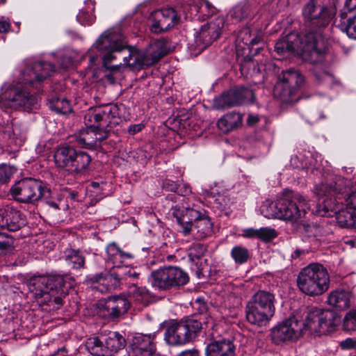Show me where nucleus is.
I'll return each mask as SVG.
<instances>
[{
    "label": "nucleus",
    "instance_id": "obj_56",
    "mask_svg": "<svg viewBox=\"0 0 356 356\" xmlns=\"http://www.w3.org/2000/svg\"><path fill=\"white\" fill-rule=\"evenodd\" d=\"M340 347L343 350H348L356 347V339L347 338L340 342Z\"/></svg>",
    "mask_w": 356,
    "mask_h": 356
},
{
    "label": "nucleus",
    "instance_id": "obj_63",
    "mask_svg": "<svg viewBox=\"0 0 356 356\" xmlns=\"http://www.w3.org/2000/svg\"><path fill=\"white\" fill-rule=\"evenodd\" d=\"M259 121V118L257 116L250 115L248 118V123L249 124H253L257 123Z\"/></svg>",
    "mask_w": 356,
    "mask_h": 356
},
{
    "label": "nucleus",
    "instance_id": "obj_22",
    "mask_svg": "<svg viewBox=\"0 0 356 356\" xmlns=\"http://www.w3.org/2000/svg\"><path fill=\"white\" fill-rule=\"evenodd\" d=\"M225 26L224 17H219L202 25L195 35V44L199 50H203L217 40Z\"/></svg>",
    "mask_w": 356,
    "mask_h": 356
},
{
    "label": "nucleus",
    "instance_id": "obj_53",
    "mask_svg": "<svg viewBox=\"0 0 356 356\" xmlns=\"http://www.w3.org/2000/svg\"><path fill=\"white\" fill-rule=\"evenodd\" d=\"M162 187L166 191L176 193L177 190L178 189V184L175 181L165 179L163 181Z\"/></svg>",
    "mask_w": 356,
    "mask_h": 356
},
{
    "label": "nucleus",
    "instance_id": "obj_8",
    "mask_svg": "<svg viewBox=\"0 0 356 356\" xmlns=\"http://www.w3.org/2000/svg\"><path fill=\"white\" fill-rule=\"evenodd\" d=\"M275 296L264 290L255 293L245 307L247 321L257 326H263L272 318L275 314Z\"/></svg>",
    "mask_w": 356,
    "mask_h": 356
},
{
    "label": "nucleus",
    "instance_id": "obj_55",
    "mask_svg": "<svg viewBox=\"0 0 356 356\" xmlns=\"http://www.w3.org/2000/svg\"><path fill=\"white\" fill-rule=\"evenodd\" d=\"M241 236L248 238H258L259 229L246 228L243 229Z\"/></svg>",
    "mask_w": 356,
    "mask_h": 356
},
{
    "label": "nucleus",
    "instance_id": "obj_29",
    "mask_svg": "<svg viewBox=\"0 0 356 356\" xmlns=\"http://www.w3.org/2000/svg\"><path fill=\"white\" fill-rule=\"evenodd\" d=\"M352 293L345 290L332 291L327 297V303L337 311H343L350 307Z\"/></svg>",
    "mask_w": 356,
    "mask_h": 356
},
{
    "label": "nucleus",
    "instance_id": "obj_49",
    "mask_svg": "<svg viewBox=\"0 0 356 356\" xmlns=\"http://www.w3.org/2000/svg\"><path fill=\"white\" fill-rule=\"evenodd\" d=\"M207 251V248L204 245L197 243L191 248L189 257L192 260L198 259L202 257Z\"/></svg>",
    "mask_w": 356,
    "mask_h": 356
},
{
    "label": "nucleus",
    "instance_id": "obj_5",
    "mask_svg": "<svg viewBox=\"0 0 356 356\" xmlns=\"http://www.w3.org/2000/svg\"><path fill=\"white\" fill-rule=\"evenodd\" d=\"M335 12L334 1L330 0H310L304 7L302 13L306 19L307 30L306 32H313L319 38L324 39L325 51L328 42V30L327 26Z\"/></svg>",
    "mask_w": 356,
    "mask_h": 356
},
{
    "label": "nucleus",
    "instance_id": "obj_18",
    "mask_svg": "<svg viewBox=\"0 0 356 356\" xmlns=\"http://www.w3.org/2000/svg\"><path fill=\"white\" fill-rule=\"evenodd\" d=\"M305 79L300 72L294 69L282 71L278 76V81L275 86V94L284 102L293 101L291 97L303 84Z\"/></svg>",
    "mask_w": 356,
    "mask_h": 356
},
{
    "label": "nucleus",
    "instance_id": "obj_59",
    "mask_svg": "<svg viewBox=\"0 0 356 356\" xmlns=\"http://www.w3.org/2000/svg\"><path fill=\"white\" fill-rule=\"evenodd\" d=\"M10 28V24L4 17H0V33H6L8 32Z\"/></svg>",
    "mask_w": 356,
    "mask_h": 356
},
{
    "label": "nucleus",
    "instance_id": "obj_26",
    "mask_svg": "<svg viewBox=\"0 0 356 356\" xmlns=\"http://www.w3.org/2000/svg\"><path fill=\"white\" fill-rule=\"evenodd\" d=\"M25 223L21 212L14 207L6 206L0 209V229L15 232L25 225Z\"/></svg>",
    "mask_w": 356,
    "mask_h": 356
},
{
    "label": "nucleus",
    "instance_id": "obj_64",
    "mask_svg": "<svg viewBox=\"0 0 356 356\" xmlns=\"http://www.w3.org/2000/svg\"><path fill=\"white\" fill-rule=\"evenodd\" d=\"M70 63L71 60L69 58H64L63 61L60 63V66L62 68L66 69Z\"/></svg>",
    "mask_w": 356,
    "mask_h": 356
},
{
    "label": "nucleus",
    "instance_id": "obj_57",
    "mask_svg": "<svg viewBox=\"0 0 356 356\" xmlns=\"http://www.w3.org/2000/svg\"><path fill=\"white\" fill-rule=\"evenodd\" d=\"M122 273V279L123 278L127 280L128 278H138L139 276V273H137L134 269H129L127 271H123V268L120 271Z\"/></svg>",
    "mask_w": 356,
    "mask_h": 356
},
{
    "label": "nucleus",
    "instance_id": "obj_54",
    "mask_svg": "<svg viewBox=\"0 0 356 356\" xmlns=\"http://www.w3.org/2000/svg\"><path fill=\"white\" fill-rule=\"evenodd\" d=\"M278 3L279 0H271L264 6L262 10L270 13H276L278 10Z\"/></svg>",
    "mask_w": 356,
    "mask_h": 356
},
{
    "label": "nucleus",
    "instance_id": "obj_37",
    "mask_svg": "<svg viewBox=\"0 0 356 356\" xmlns=\"http://www.w3.org/2000/svg\"><path fill=\"white\" fill-rule=\"evenodd\" d=\"M90 162L91 157L88 153L76 150V156L73 158L72 165L70 166L68 171L81 172L87 169Z\"/></svg>",
    "mask_w": 356,
    "mask_h": 356
},
{
    "label": "nucleus",
    "instance_id": "obj_43",
    "mask_svg": "<svg viewBox=\"0 0 356 356\" xmlns=\"http://www.w3.org/2000/svg\"><path fill=\"white\" fill-rule=\"evenodd\" d=\"M277 236V231L271 227H266L259 229L258 239L264 242H269Z\"/></svg>",
    "mask_w": 356,
    "mask_h": 356
},
{
    "label": "nucleus",
    "instance_id": "obj_52",
    "mask_svg": "<svg viewBox=\"0 0 356 356\" xmlns=\"http://www.w3.org/2000/svg\"><path fill=\"white\" fill-rule=\"evenodd\" d=\"M314 76L319 83H325L330 86L334 81L333 76L325 71L316 72Z\"/></svg>",
    "mask_w": 356,
    "mask_h": 356
},
{
    "label": "nucleus",
    "instance_id": "obj_36",
    "mask_svg": "<svg viewBox=\"0 0 356 356\" xmlns=\"http://www.w3.org/2000/svg\"><path fill=\"white\" fill-rule=\"evenodd\" d=\"M128 294L131 300L143 305L148 304L151 298L150 293L145 287L138 286L134 283L129 286Z\"/></svg>",
    "mask_w": 356,
    "mask_h": 356
},
{
    "label": "nucleus",
    "instance_id": "obj_11",
    "mask_svg": "<svg viewBox=\"0 0 356 356\" xmlns=\"http://www.w3.org/2000/svg\"><path fill=\"white\" fill-rule=\"evenodd\" d=\"M127 53L123 57L124 64L136 67L146 65L149 66L156 63L167 53V49L164 47L162 40H158L149 45L145 50H131L125 49L119 54Z\"/></svg>",
    "mask_w": 356,
    "mask_h": 356
},
{
    "label": "nucleus",
    "instance_id": "obj_12",
    "mask_svg": "<svg viewBox=\"0 0 356 356\" xmlns=\"http://www.w3.org/2000/svg\"><path fill=\"white\" fill-rule=\"evenodd\" d=\"M309 209V200L298 193H288L280 197V219L297 222L305 218Z\"/></svg>",
    "mask_w": 356,
    "mask_h": 356
},
{
    "label": "nucleus",
    "instance_id": "obj_44",
    "mask_svg": "<svg viewBox=\"0 0 356 356\" xmlns=\"http://www.w3.org/2000/svg\"><path fill=\"white\" fill-rule=\"evenodd\" d=\"M343 327L346 331L356 330V309L348 312L343 319Z\"/></svg>",
    "mask_w": 356,
    "mask_h": 356
},
{
    "label": "nucleus",
    "instance_id": "obj_62",
    "mask_svg": "<svg viewBox=\"0 0 356 356\" xmlns=\"http://www.w3.org/2000/svg\"><path fill=\"white\" fill-rule=\"evenodd\" d=\"M177 356H200V354L196 350H188L182 351Z\"/></svg>",
    "mask_w": 356,
    "mask_h": 356
},
{
    "label": "nucleus",
    "instance_id": "obj_31",
    "mask_svg": "<svg viewBox=\"0 0 356 356\" xmlns=\"http://www.w3.org/2000/svg\"><path fill=\"white\" fill-rule=\"evenodd\" d=\"M260 38L255 33H252L249 27H245L239 31L236 40L237 50L248 49L250 51L253 46L257 44Z\"/></svg>",
    "mask_w": 356,
    "mask_h": 356
},
{
    "label": "nucleus",
    "instance_id": "obj_9",
    "mask_svg": "<svg viewBox=\"0 0 356 356\" xmlns=\"http://www.w3.org/2000/svg\"><path fill=\"white\" fill-rule=\"evenodd\" d=\"M121 121L120 109L116 104H106L90 107L84 115V123L88 127L102 131L109 130Z\"/></svg>",
    "mask_w": 356,
    "mask_h": 356
},
{
    "label": "nucleus",
    "instance_id": "obj_7",
    "mask_svg": "<svg viewBox=\"0 0 356 356\" xmlns=\"http://www.w3.org/2000/svg\"><path fill=\"white\" fill-rule=\"evenodd\" d=\"M297 286L299 290L309 296H320L329 288L330 277L321 264H311L298 273Z\"/></svg>",
    "mask_w": 356,
    "mask_h": 356
},
{
    "label": "nucleus",
    "instance_id": "obj_40",
    "mask_svg": "<svg viewBox=\"0 0 356 356\" xmlns=\"http://www.w3.org/2000/svg\"><path fill=\"white\" fill-rule=\"evenodd\" d=\"M230 254L234 262L238 265L246 263L250 258V253L248 248L241 245L234 246Z\"/></svg>",
    "mask_w": 356,
    "mask_h": 356
},
{
    "label": "nucleus",
    "instance_id": "obj_35",
    "mask_svg": "<svg viewBox=\"0 0 356 356\" xmlns=\"http://www.w3.org/2000/svg\"><path fill=\"white\" fill-rule=\"evenodd\" d=\"M64 259L72 269L79 270L84 268L86 257L79 250H66L64 252Z\"/></svg>",
    "mask_w": 356,
    "mask_h": 356
},
{
    "label": "nucleus",
    "instance_id": "obj_16",
    "mask_svg": "<svg viewBox=\"0 0 356 356\" xmlns=\"http://www.w3.org/2000/svg\"><path fill=\"white\" fill-rule=\"evenodd\" d=\"M339 321L340 317L334 311L312 308L305 317V327L321 334H326L334 330Z\"/></svg>",
    "mask_w": 356,
    "mask_h": 356
},
{
    "label": "nucleus",
    "instance_id": "obj_24",
    "mask_svg": "<svg viewBox=\"0 0 356 356\" xmlns=\"http://www.w3.org/2000/svg\"><path fill=\"white\" fill-rule=\"evenodd\" d=\"M152 16L153 22L151 30L156 33L170 30L179 20L175 10L172 8L156 10Z\"/></svg>",
    "mask_w": 356,
    "mask_h": 356
},
{
    "label": "nucleus",
    "instance_id": "obj_39",
    "mask_svg": "<svg viewBox=\"0 0 356 356\" xmlns=\"http://www.w3.org/2000/svg\"><path fill=\"white\" fill-rule=\"evenodd\" d=\"M261 211L266 218L280 219V198L275 202L265 201L261 207Z\"/></svg>",
    "mask_w": 356,
    "mask_h": 356
},
{
    "label": "nucleus",
    "instance_id": "obj_58",
    "mask_svg": "<svg viewBox=\"0 0 356 356\" xmlns=\"http://www.w3.org/2000/svg\"><path fill=\"white\" fill-rule=\"evenodd\" d=\"M176 193L181 196H186L191 193V189L188 184H183L182 185L178 186V189Z\"/></svg>",
    "mask_w": 356,
    "mask_h": 356
},
{
    "label": "nucleus",
    "instance_id": "obj_47",
    "mask_svg": "<svg viewBox=\"0 0 356 356\" xmlns=\"http://www.w3.org/2000/svg\"><path fill=\"white\" fill-rule=\"evenodd\" d=\"M13 240L7 234L0 232V254H3L12 250Z\"/></svg>",
    "mask_w": 356,
    "mask_h": 356
},
{
    "label": "nucleus",
    "instance_id": "obj_14",
    "mask_svg": "<svg viewBox=\"0 0 356 356\" xmlns=\"http://www.w3.org/2000/svg\"><path fill=\"white\" fill-rule=\"evenodd\" d=\"M126 47V42L120 31L108 30L104 32L93 44L92 49L104 53L103 63L106 67L117 58L116 54L121 53Z\"/></svg>",
    "mask_w": 356,
    "mask_h": 356
},
{
    "label": "nucleus",
    "instance_id": "obj_46",
    "mask_svg": "<svg viewBox=\"0 0 356 356\" xmlns=\"http://www.w3.org/2000/svg\"><path fill=\"white\" fill-rule=\"evenodd\" d=\"M47 191L49 192L48 195H42V199L49 207L55 210L60 209L61 200L58 197H54L51 191L48 188Z\"/></svg>",
    "mask_w": 356,
    "mask_h": 356
},
{
    "label": "nucleus",
    "instance_id": "obj_13",
    "mask_svg": "<svg viewBox=\"0 0 356 356\" xmlns=\"http://www.w3.org/2000/svg\"><path fill=\"white\" fill-rule=\"evenodd\" d=\"M125 345L124 337L118 332H109L102 340L93 337L86 341L87 350L93 356H111L123 349Z\"/></svg>",
    "mask_w": 356,
    "mask_h": 356
},
{
    "label": "nucleus",
    "instance_id": "obj_15",
    "mask_svg": "<svg viewBox=\"0 0 356 356\" xmlns=\"http://www.w3.org/2000/svg\"><path fill=\"white\" fill-rule=\"evenodd\" d=\"M202 329V323L188 318L172 324L165 332V340L170 345H183L192 341Z\"/></svg>",
    "mask_w": 356,
    "mask_h": 356
},
{
    "label": "nucleus",
    "instance_id": "obj_25",
    "mask_svg": "<svg viewBox=\"0 0 356 356\" xmlns=\"http://www.w3.org/2000/svg\"><path fill=\"white\" fill-rule=\"evenodd\" d=\"M200 213L190 207H175L172 211L173 216L179 227V231L184 236L190 235V230L195 222L200 217Z\"/></svg>",
    "mask_w": 356,
    "mask_h": 356
},
{
    "label": "nucleus",
    "instance_id": "obj_2",
    "mask_svg": "<svg viewBox=\"0 0 356 356\" xmlns=\"http://www.w3.org/2000/svg\"><path fill=\"white\" fill-rule=\"evenodd\" d=\"M54 71L55 67L51 63L45 61L36 62L31 66L27 67L21 74L19 79L22 86L14 87L4 85L1 88L0 108H18L22 107L28 111L36 109L38 107V97L21 88H33L39 90L42 82Z\"/></svg>",
    "mask_w": 356,
    "mask_h": 356
},
{
    "label": "nucleus",
    "instance_id": "obj_19",
    "mask_svg": "<svg viewBox=\"0 0 356 356\" xmlns=\"http://www.w3.org/2000/svg\"><path fill=\"white\" fill-rule=\"evenodd\" d=\"M254 100V94L252 90L237 86L216 97L213 100V106L216 109L224 110L245 103H253Z\"/></svg>",
    "mask_w": 356,
    "mask_h": 356
},
{
    "label": "nucleus",
    "instance_id": "obj_3",
    "mask_svg": "<svg viewBox=\"0 0 356 356\" xmlns=\"http://www.w3.org/2000/svg\"><path fill=\"white\" fill-rule=\"evenodd\" d=\"M317 36L313 32H305L302 35L295 32L289 33L275 44V51L280 56L278 59L289 53L297 51L307 61L312 63L321 61L325 52V40L321 37L319 40H315Z\"/></svg>",
    "mask_w": 356,
    "mask_h": 356
},
{
    "label": "nucleus",
    "instance_id": "obj_42",
    "mask_svg": "<svg viewBox=\"0 0 356 356\" xmlns=\"http://www.w3.org/2000/svg\"><path fill=\"white\" fill-rule=\"evenodd\" d=\"M250 7L248 3L238 4L232 10L230 15L233 19L241 21L248 17L250 15Z\"/></svg>",
    "mask_w": 356,
    "mask_h": 356
},
{
    "label": "nucleus",
    "instance_id": "obj_28",
    "mask_svg": "<svg viewBox=\"0 0 356 356\" xmlns=\"http://www.w3.org/2000/svg\"><path fill=\"white\" fill-rule=\"evenodd\" d=\"M235 346L228 339L213 341L205 349L206 356H234Z\"/></svg>",
    "mask_w": 356,
    "mask_h": 356
},
{
    "label": "nucleus",
    "instance_id": "obj_38",
    "mask_svg": "<svg viewBox=\"0 0 356 356\" xmlns=\"http://www.w3.org/2000/svg\"><path fill=\"white\" fill-rule=\"evenodd\" d=\"M48 105L51 111L60 114L66 115L72 111L69 102L65 98H53L49 101Z\"/></svg>",
    "mask_w": 356,
    "mask_h": 356
},
{
    "label": "nucleus",
    "instance_id": "obj_10",
    "mask_svg": "<svg viewBox=\"0 0 356 356\" xmlns=\"http://www.w3.org/2000/svg\"><path fill=\"white\" fill-rule=\"evenodd\" d=\"M189 281L186 272L179 267L169 266L153 270L149 282L152 287L159 290H168L186 285Z\"/></svg>",
    "mask_w": 356,
    "mask_h": 356
},
{
    "label": "nucleus",
    "instance_id": "obj_45",
    "mask_svg": "<svg viewBox=\"0 0 356 356\" xmlns=\"http://www.w3.org/2000/svg\"><path fill=\"white\" fill-rule=\"evenodd\" d=\"M16 169L10 165H0V183L7 182L13 175L15 172Z\"/></svg>",
    "mask_w": 356,
    "mask_h": 356
},
{
    "label": "nucleus",
    "instance_id": "obj_17",
    "mask_svg": "<svg viewBox=\"0 0 356 356\" xmlns=\"http://www.w3.org/2000/svg\"><path fill=\"white\" fill-rule=\"evenodd\" d=\"M11 195L22 203H35L49 192L44 184L33 178H26L15 184L10 189Z\"/></svg>",
    "mask_w": 356,
    "mask_h": 356
},
{
    "label": "nucleus",
    "instance_id": "obj_61",
    "mask_svg": "<svg viewBox=\"0 0 356 356\" xmlns=\"http://www.w3.org/2000/svg\"><path fill=\"white\" fill-rule=\"evenodd\" d=\"M307 253V251L298 248L291 254V258L293 259H301L305 257Z\"/></svg>",
    "mask_w": 356,
    "mask_h": 356
},
{
    "label": "nucleus",
    "instance_id": "obj_4",
    "mask_svg": "<svg viewBox=\"0 0 356 356\" xmlns=\"http://www.w3.org/2000/svg\"><path fill=\"white\" fill-rule=\"evenodd\" d=\"M27 286L38 303L54 302L57 309L63 305V299L68 292L65 277L60 275H34L29 280Z\"/></svg>",
    "mask_w": 356,
    "mask_h": 356
},
{
    "label": "nucleus",
    "instance_id": "obj_51",
    "mask_svg": "<svg viewBox=\"0 0 356 356\" xmlns=\"http://www.w3.org/2000/svg\"><path fill=\"white\" fill-rule=\"evenodd\" d=\"M76 18L82 25H91L95 20L94 15L83 10L79 12Z\"/></svg>",
    "mask_w": 356,
    "mask_h": 356
},
{
    "label": "nucleus",
    "instance_id": "obj_1",
    "mask_svg": "<svg viewBox=\"0 0 356 356\" xmlns=\"http://www.w3.org/2000/svg\"><path fill=\"white\" fill-rule=\"evenodd\" d=\"M314 193L324 198L317 210L320 216L337 213L338 221L342 226H356V208L348 204L352 196L356 195L355 182L334 175L316 185Z\"/></svg>",
    "mask_w": 356,
    "mask_h": 356
},
{
    "label": "nucleus",
    "instance_id": "obj_41",
    "mask_svg": "<svg viewBox=\"0 0 356 356\" xmlns=\"http://www.w3.org/2000/svg\"><path fill=\"white\" fill-rule=\"evenodd\" d=\"M341 30L346 32L349 38L356 39V15H352L348 18L347 24H339Z\"/></svg>",
    "mask_w": 356,
    "mask_h": 356
},
{
    "label": "nucleus",
    "instance_id": "obj_34",
    "mask_svg": "<svg viewBox=\"0 0 356 356\" xmlns=\"http://www.w3.org/2000/svg\"><path fill=\"white\" fill-rule=\"evenodd\" d=\"M296 228L302 234L307 237H315L323 236L325 233L324 229L321 225L310 222L305 218H300L296 223Z\"/></svg>",
    "mask_w": 356,
    "mask_h": 356
},
{
    "label": "nucleus",
    "instance_id": "obj_6",
    "mask_svg": "<svg viewBox=\"0 0 356 356\" xmlns=\"http://www.w3.org/2000/svg\"><path fill=\"white\" fill-rule=\"evenodd\" d=\"M107 260L113 264V269L109 273H97L88 277L92 284H99L95 286L101 292L115 289L120 284L122 279V266L133 258L131 253L122 251L115 243H110L106 249Z\"/></svg>",
    "mask_w": 356,
    "mask_h": 356
},
{
    "label": "nucleus",
    "instance_id": "obj_50",
    "mask_svg": "<svg viewBox=\"0 0 356 356\" xmlns=\"http://www.w3.org/2000/svg\"><path fill=\"white\" fill-rule=\"evenodd\" d=\"M291 165L295 168L306 169L307 171L311 170L312 172H314L315 170V168H311L310 162L300 160V158L297 155H294L291 157Z\"/></svg>",
    "mask_w": 356,
    "mask_h": 356
},
{
    "label": "nucleus",
    "instance_id": "obj_23",
    "mask_svg": "<svg viewBox=\"0 0 356 356\" xmlns=\"http://www.w3.org/2000/svg\"><path fill=\"white\" fill-rule=\"evenodd\" d=\"M109 130L102 129L99 131L96 129L88 127L80 130L74 135L78 145L86 149H96L101 145L102 141L108 136Z\"/></svg>",
    "mask_w": 356,
    "mask_h": 356
},
{
    "label": "nucleus",
    "instance_id": "obj_20",
    "mask_svg": "<svg viewBox=\"0 0 356 356\" xmlns=\"http://www.w3.org/2000/svg\"><path fill=\"white\" fill-rule=\"evenodd\" d=\"M305 322L293 316L284 320L271 330V338L275 344H282L298 339L302 334Z\"/></svg>",
    "mask_w": 356,
    "mask_h": 356
},
{
    "label": "nucleus",
    "instance_id": "obj_33",
    "mask_svg": "<svg viewBox=\"0 0 356 356\" xmlns=\"http://www.w3.org/2000/svg\"><path fill=\"white\" fill-rule=\"evenodd\" d=\"M213 233V224L210 219L206 217H199L190 230V235L196 239H204Z\"/></svg>",
    "mask_w": 356,
    "mask_h": 356
},
{
    "label": "nucleus",
    "instance_id": "obj_30",
    "mask_svg": "<svg viewBox=\"0 0 356 356\" xmlns=\"http://www.w3.org/2000/svg\"><path fill=\"white\" fill-rule=\"evenodd\" d=\"M76 149L69 145L60 146L55 151L54 159L56 165L58 168L69 170L72 165L73 158L76 156Z\"/></svg>",
    "mask_w": 356,
    "mask_h": 356
},
{
    "label": "nucleus",
    "instance_id": "obj_21",
    "mask_svg": "<svg viewBox=\"0 0 356 356\" xmlns=\"http://www.w3.org/2000/svg\"><path fill=\"white\" fill-rule=\"evenodd\" d=\"M130 307V302L124 296H109L98 303L99 315L115 320L124 315Z\"/></svg>",
    "mask_w": 356,
    "mask_h": 356
},
{
    "label": "nucleus",
    "instance_id": "obj_32",
    "mask_svg": "<svg viewBox=\"0 0 356 356\" xmlns=\"http://www.w3.org/2000/svg\"><path fill=\"white\" fill-rule=\"evenodd\" d=\"M242 120L243 115L241 113L230 112L218 120L217 126L222 132L227 134L241 127Z\"/></svg>",
    "mask_w": 356,
    "mask_h": 356
},
{
    "label": "nucleus",
    "instance_id": "obj_48",
    "mask_svg": "<svg viewBox=\"0 0 356 356\" xmlns=\"http://www.w3.org/2000/svg\"><path fill=\"white\" fill-rule=\"evenodd\" d=\"M352 15H356V0H346L341 13V18H348Z\"/></svg>",
    "mask_w": 356,
    "mask_h": 356
},
{
    "label": "nucleus",
    "instance_id": "obj_60",
    "mask_svg": "<svg viewBox=\"0 0 356 356\" xmlns=\"http://www.w3.org/2000/svg\"><path fill=\"white\" fill-rule=\"evenodd\" d=\"M204 9L209 15H213L215 13V8L207 1H204L201 5L200 10L203 12Z\"/></svg>",
    "mask_w": 356,
    "mask_h": 356
},
{
    "label": "nucleus",
    "instance_id": "obj_27",
    "mask_svg": "<svg viewBox=\"0 0 356 356\" xmlns=\"http://www.w3.org/2000/svg\"><path fill=\"white\" fill-rule=\"evenodd\" d=\"M154 335L139 334L134 336L129 346V356H152L154 352Z\"/></svg>",
    "mask_w": 356,
    "mask_h": 356
}]
</instances>
